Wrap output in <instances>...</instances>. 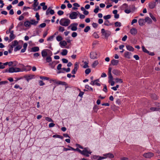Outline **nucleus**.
<instances>
[{
    "label": "nucleus",
    "mask_w": 160,
    "mask_h": 160,
    "mask_svg": "<svg viewBox=\"0 0 160 160\" xmlns=\"http://www.w3.org/2000/svg\"><path fill=\"white\" fill-rule=\"evenodd\" d=\"M108 74V78H109L108 81L113 80V78L112 75L111 73H109V74Z\"/></svg>",
    "instance_id": "nucleus-52"
},
{
    "label": "nucleus",
    "mask_w": 160,
    "mask_h": 160,
    "mask_svg": "<svg viewBox=\"0 0 160 160\" xmlns=\"http://www.w3.org/2000/svg\"><path fill=\"white\" fill-rule=\"evenodd\" d=\"M98 64V61H95L92 64V68H94Z\"/></svg>",
    "instance_id": "nucleus-37"
},
{
    "label": "nucleus",
    "mask_w": 160,
    "mask_h": 160,
    "mask_svg": "<svg viewBox=\"0 0 160 160\" xmlns=\"http://www.w3.org/2000/svg\"><path fill=\"white\" fill-rule=\"evenodd\" d=\"M39 84L40 86H42L44 85L45 83L43 82L42 80H40L39 82Z\"/></svg>",
    "instance_id": "nucleus-60"
},
{
    "label": "nucleus",
    "mask_w": 160,
    "mask_h": 160,
    "mask_svg": "<svg viewBox=\"0 0 160 160\" xmlns=\"http://www.w3.org/2000/svg\"><path fill=\"white\" fill-rule=\"evenodd\" d=\"M145 22H148V23H151L152 22V21L151 19L148 17H146L145 19Z\"/></svg>",
    "instance_id": "nucleus-28"
},
{
    "label": "nucleus",
    "mask_w": 160,
    "mask_h": 160,
    "mask_svg": "<svg viewBox=\"0 0 160 160\" xmlns=\"http://www.w3.org/2000/svg\"><path fill=\"white\" fill-rule=\"evenodd\" d=\"M68 53V50L66 49L62 50V52L61 53V54L63 56L66 55Z\"/></svg>",
    "instance_id": "nucleus-31"
},
{
    "label": "nucleus",
    "mask_w": 160,
    "mask_h": 160,
    "mask_svg": "<svg viewBox=\"0 0 160 160\" xmlns=\"http://www.w3.org/2000/svg\"><path fill=\"white\" fill-rule=\"evenodd\" d=\"M92 152H91L88 148H84L83 150L82 151L81 154L87 157L89 156V155L91 154Z\"/></svg>",
    "instance_id": "nucleus-2"
},
{
    "label": "nucleus",
    "mask_w": 160,
    "mask_h": 160,
    "mask_svg": "<svg viewBox=\"0 0 160 160\" xmlns=\"http://www.w3.org/2000/svg\"><path fill=\"white\" fill-rule=\"evenodd\" d=\"M90 84L91 85H96L98 86H100V84L99 83L97 82H95V81H92L91 82Z\"/></svg>",
    "instance_id": "nucleus-30"
},
{
    "label": "nucleus",
    "mask_w": 160,
    "mask_h": 160,
    "mask_svg": "<svg viewBox=\"0 0 160 160\" xmlns=\"http://www.w3.org/2000/svg\"><path fill=\"white\" fill-rule=\"evenodd\" d=\"M21 71V69L18 68L11 67L9 68L8 69V72L10 73L18 72Z\"/></svg>",
    "instance_id": "nucleus-4"
},
{
    "label": "nucleus",
    "mask_w": 160,
    "mask_h": 160,
    "mask_svg": "<svg viewBox=\"0 0 160 160\" xmlns=\"http://www.w3.org/2000/svg\"><path fill=\"white\" fill-rule=\"evenodd\" d=\"M145 20L143 19H140L138 20L139 24L140 26H142L144 24Z\"/></svg>",
    "instance_id": "nucleus-16"
},
{
    "label": "nucleus",
    "mask_w": 160,
    "mask_h": 160,
    "mask_svg": "<svg viewBox=\"0 0 160 160\" xmlns=\"http://www.w3.org/2000/svg\"><path fill=\"white\" fill-rule=\"evenodd\" d=\"M57 13L58 15L61 16L63 14L64 12L62 11L59 10L58 12Z\"/></svg>",
    "instance_id": "nucleus-57"
},
{
    "label": "nucleus",
    "mask_w": 160,
    "mask_h": 160,
    "mask_svg": "<svg viewBox=\"0 0 160 160\" xmlns=\"http://www.w3.org/2000/svg\"><path fill=\"white\" fill-rule=\"evenodd\" d=\"M7 20L6 19H4L1 20L0 22V23L2 24H3L7 22Z\"/></svg>",
    "instance_id": "nucleus-64"
},
{
    "label": "nucleus",
    "mask_w": 160,
    "mask_h": 160,
    "mask_svg": "<svg viewBox=\"0 0 160 160\" xmlns=\"http://www.w3.org/2000/svg\"><path fill=\"white\" fill-rule=\"evenodd\" d=\"M142 48L143 52L147 53H149V51L147 50L143 46H142Z\"/></svg>",
    "instance_id": "nucleus-41"
},
{
    "label": "nucleus",
    "mask_w": 160,
    "mask_h": 160,
    "mask_svg": "<svg viewBox=\"0 0 160 160\" xmlns=\"http://www.w3.org/2000/svg\"><path fill=\"white\" fill-rule=\"evenodd\" d=\"M115 26L116 27H120L121 26V23L120 22H116L115 23Z\"/></svg>",
    "instance_id": "nucleus-38"
},
{
    "label": "nucleus",
    "mask_w": 160,
    "mask_h": 160,
    "mask_svg": "<svg viewBox=\"0 0 160 160\" xmlns=\"http://www.w3.org/2000/svg\"><path fill=\"white\" fill-rule=\"evenodd\" d=\"M103 156L105 157V158H112L114 157L113 155L111 153H106L104 154Z\"/></svg>",
    "instance_id": "nucleus-14"
},
{
    "label": "nucleus",
    "mask_w": 160,
    "mask_h": 160,
    "mask_svg": "<svg viewBox=\"0 0 160 160\" xmlns=\"http://www.w3.org/2000/svg\"><path fill=\"white\" fill-rule=\"evenodd\" d=\"M94 157L95 158V159H97V160H102L106 158L104 157H100L98 156H95Z\"/></svg>",
    "instance_id": "nucleus-33"
},
{
    "label": "nucleus",
    "mask_w": 160,
    "mask_h": 160,
    "mask_svg": "<svg viewBox=\"0 0 160 160\" xmlns=\"http://www.w3.org/2000/svg\"><path fill=\"white\" fill-rule=\"evenodd\" d=\"M39 48L38 47H34L32 48L31 49V51L32 52H36L39 51Z\"/></svg>",
    "instance_id": "nucleus-21"
},
{
    "label": "nucleus",
    "mask_w": 160,
    "mask_h": 160,
    "mask_svg": "<svg viewBox=\"0 0 160 160\" xmlns=\"http://www.w3.org/2000/svg\"><path fill=\"white\" fill-rule=\"evenodd\" d=\"M24 4V2L23 1H21L18 4V6L19 7L22 6Z\"/></svg>",
    "instance_id": "nucleus-63"
},
{
    "label": "nucleus",
    "mask_w": 160,
    "mask_h": 160,
    "mask_svg": "<svg viewBox=\"0 0 160 160\" xmlns=\"http://www.w3.org/2000/svg\"><path fill=\"white\" fill-rule=\"evenodd\" d=\"M45 3L42 2L40 4V5L42 7V9L43 10H45L47 9V6L45 5Z\"/></svg>",
    "instance_id": "nucleus-20"
},
{
    "label": "nucleus",
    "mask_w": 160,
    "mask_h": 160,
    "mask_svg": "<svg viewBox=\"0 0 160 160\" xmlns=\"http://www.w3.org/2000/svg\"><path fill=\"white\" fill-rule=\"evenodd\" d=\"M34 3L32 5V7L33 8L37 7L39 4V2H38V0H34Z\"/></svg>",
    "instance_id": "nucleus-23"
},
{
    "label": "nucleus",
    "mask_w": 160,
    "mask_h": 160,
    "mask_svg": "<svg viewBox=\"0 0 160 160\" xmlns=\"http://www.w3.org/2000/svg\"><path fill=\"white\" fill-rule=\"evenodd\" d=\"M46 26V24L45 23H43L41 24H40L39 27L41 28H43L45 27Z\"/></svg>",
    "instance_id": "nucleus-59"
},
{
    "label": "nucleus",
    "mask_w": 160,
    "mask_h": 160,
    "mask_svg": "<svg viewBox=\"0 0 160 160\" xmlns=\"http://www.w3.org/2000/svg\"><path fill=\"white\" fill-rule=\"evenodd\" d=\"M115 80L117 83H122L123 82V81L121 79L117 78L115 79Z\"/></svg>",
    "instance_id": "nucleus-34"
},
{
    "label": "nucleus",
    "mask_w": 160,
    "mask_h": 160,
    "mask_svg": "<svg viewBox=\"0 0 160 160\" xmlns=\"http://www.w3.org/2000/svg\"><path fill=\"white\" fill-rule=\"evenodd\" d=\"M78 13L75 12H72L69 15V17L72 19H75L77 18Z\"/></svg>",
    "instance_id": "nucleus-6"
},
{
    "label": "nucleus",
    "mask_w": 160,
    "mask_h": 160,
    "mask_svg": "<svg viewBox=\"0 0 160 160\" xmlns=\"http://www.w3.org/2000/svg\"><path fill=\"white\" fill-rule=\"evenodd\" d=\"M90 29V28L89 26H87L84 29V32H88Z\"/></svg>",
    "instance_id": "nucleus-42"
},
{
    "label": "nucleus",
    "mask_w": 160,
    "mask_h": 160,
    "mask_svg": "<svg viewBox=\"0 0 160 160\" xmlns=\"http://www.w3.org/2000/svg\"><path fill=\"white\" fill-rule=\"evenodd\" d=\"M78 24L77 23H73L71 24V29L72 31H75L77 30V26Z\"/></svg>",
    "instance_id": "nucleus-9"
},
{
    "label": "nucleus",
    "mask_w": 160,
    "mask_h": 160,
    "mask_svg": "<svg viewBox=\"0 0 160 160\" xmlns=\"http://www.w3.org/2000/svg\"><path fill=\"white\" fill-rule=\"evenodd\" d=\"M31 67L29 66H27L26 67V68L24 69L25 71H28L31 70Z\"/></svg>",
    "instance_id": "nucleus-48"
},
{
    "label": "nucleus",
    "mask_w": 160,
    "mask_h": 160,
    "mask_svg": "<svg viewBox=\"0 0 160 160\" xmlns=\"http://www.w3.org/2000/svg\"><path fill=\"white\" fill-rule=\"evenodd\" d=\"M56 64L55 61L53 62H52L49 63V65L52 68H55Z\"/></svg>",
    "instance_id": "nucleus-26"
},
{
    "label": "nucleus",
    "mask_w": 160,
    "mask_h": 160,
    "mask_svg": "<svg viewBox=\"0 0 160 160\" xmlns=\"http://www.w3.org/2000/svg\"><path fill=\"white\" fill-rule=\"evenodd\" d=\"M90 57L92 59H95L97 58V54L96 52H92L90 54Z\"/></svg>",
    "instance_id": "nucleus-11"
},
{
    "label": "nucleus",
    "mask_w": 160,
    "mask_h": 160,
    "mask_svg": "<svg viewBox=\"0 0 160 160\" xmlns=\"http://www.w3.org/2000/svg\"><path fill=\"white\" fill-rule=\"evenodd\" d=\"M93 109L95 112H97L98 110V107L97 105H95Z\"/></svg>",
    "instance_id": "nucleus-55"
},
{
    "label": "nucleus",
    "mask_w": 160,
    "mask_h": 160,
    "mask_svg": "<svg viewBox=\"0 0 160 160\" xmlns=\"http://www.w3.org/2000/svg\"><path fill=\"white\" fill-rule=\"evenodd\" d=\"M126 47L127 49L129 51H133L134 50V48L131 46L127 45Z\"/></svg>",
    "instance_id": "nucleus-25"
},
{
    "label": "nucleus",
    "mask_w": 160,
    "mask_h": 160,
    "mask_svg": "<svg viewBox=\"0 0 160 160\" xmlns=\"http://www.w3.org/2000/svg\"><path fill=\"white\" fill-rule=\"evenodd\" d=\"M112 73L117 76H119L121 75L122 72L120 70L117 69H114L112 71Z\"/></svg>",
    "instance_id": "nucleus-10"
},
{
    "label": "nucleus",
    "mask_w": 160,
    "mask_h": 160,
    "mask_svg": "<svg viewBox=\"0 0 160 160\" xmlns=\"http://www.w3.org/2000/svg\"><path fill=\"white\" fill-rule=\"evenodd\" d=\"M153 156L154 154L150 152L144 153L143 155V156L147 158H150L152 157Z\"/></svg>",
    "instance_id": "nucleus-7"
},
{
    "label": "nucleus",
    "mask_w": 160,
    "mask_h": 160,
    "mask_svg": "<svg viewBox=\"0 0 160 160\" xmlns=\"http://www.w3.org/2000/svg\"><path fill=\"white\" fill-rule=\"evenodd\" d=\"M45 120L49 122H53V121L52 120L51 118H50L49 117H46Z\"/></svg>",
    "instance_id": "nucleus-53"
},
{
    "label": "nucleus",
    "mask_w": 160,
    "mask_h": 160,
    "mask_svg": "<svg viewBox=\"0 0 160 160\" xmlns=\"http://www.w3.org/2000/svg\"><path fill=\"white\" fill-rule=\"evenodd\" d=\"M9 37L10 39L9 40L10 42H11L15 38V36L14 34H10Z\"/></svg>",
    "instance_id": "nucleus-36"
},
{
    "label": "nucleus",
    "mask_w": 160,
    "mask_h": 160,
    "mask_svg": "<svg viewBox=\"0 0 160 160\" xmlns=\"http://www.w3.org/2000/svg\"><path fill=\"white\" fill-rule=\"evenodd\" d=\"M35 17L37 19L38 21H39L40 20L39 15L38 12L36 13Z\"/></svg>",
    "instance_id": "nucleus-61"
},
{
    "label": "nucleus",
    "mask_w": 160,
    "mask_h": 160,
    "mask_svg": "<svg viewBox=\"0 0 160 160\" xmlns=\"http://www.w3.org/2000/svg\"><path fill=\"white\" fill-rule=\"evenodd\" d=\"M34 75H26L24 76V78H26V80L28 82L30 79H31L33 78Z\"/></svg>",
    "instance_id": "nucleus-15"
},
{
    "label": "nucleus",
    "mask_w": 160,
    "mask_h": 160,
    "mask_svg": "<svg viewBox=\"0 0 160 160\" xmlns=\"http://www.w3.org/2000/svg\"><path fill=\"white\" fill-rule=\"evenodd\" d=\"M78 68V65L77 62H76L74 64V68L72 71V74H75L76 73Z\"/></svg>",
    "instance_id": "nucleus-8"
},
{
    "label": "nucleus",
    "mask_w": 160,
    "mask_h": 160,
    "mask_svg": "<svg viewBox=\"0 0 160 160\" xmlns=\"http://www.w3.org/2000/svg\"><path fill=\"white\" fill-rule=\"evenodd\" d=\"M119 63V61L118 60L113 59L111 61V64L113 65H117Z\"/></svg>",
    "instance_id": "nucleus-17"
},
{
    "label": "nucleus",
    "mask_w": 160,
    "mask_h": 160,
    "mask_svg": "<svg viewBox=\"0 0 160 160\" xmlns=\"http://www.w3.org/2000/svg\"><path fill=\"white\" fill-rule=\"evenodd\" d=\"M31 25L30 22L29 21H26L24 23V25L26 27H30Z\"/></svg>",
    "instance_id": "nucleus-22"
},
{
    "label": "nucleus",
    "mask_w": 160,
    "mask_h": 160,
    "mask_svg": "<svg viewBox=\"0 0 160 160\" xmlns=\"http://www.w3.org/2000/svg\"><path fill=\"white\" fill-rule=\"evenodd\" d=\"M132 55L131 53L129 52H125L124 53V57L128 59L131 58Z\"/></svg>",
    "instance_id": "nucleus-12"
},
{
    "label": "nucleus",
    "mask_w": 160,
    "mask_h": 160,
    "mask_svg": "<svg viewBox=\"0 0 160 160\" xmlns=\"http://www.w3.org/2000/svg\"><path fill=\"white\" fill-rule=\"evenodd\" d=\"M101 33L102 35L104 36L105 38H108L111 34V32L109 31H105V30L102 28L101 29Z\"/></svg>",
    "instance_id": "nucleus-3"
},
{
    "label": "nucleus",
    "mask_w": 160,
    "mask_h": 160,
    "mask_svg": "<svg viewBox=\"0 0 160 160\" xmlns=\"http://www.w3.org/2000/svg\"><path fill=\"white\" fill-rule=\"evenodd\" d=\"M149 15L151 18L155 22L156 21V19L152 15V13H150Z\"/></svg>",
    "instance_id": "nucleus-49"
},
{
    "label": "nucleus",
    "mask_w": 160,
    "mask_h": 160,
    "mask_svg": "<svg viewBox=\"0 0 160 160\" xmlns=\"http://www.w3.org/2000/svg\"><path fill=\"white\" fill-rule=\"evenodd\" d=\"M108 82L110 83L111 86H113L114 85L115 82L113 80L108 81Z\"/></svg>",
    "instance_id": "nucleus-62"
},
{
    "label": "nucleus",
    "mask_w": 160,
    "mask_h": 160,
    "mask_svg": "<svg viewBox=\"0 0 160 160\" xmlns=\"http://www.w3.org/2000/svg\"><path fill=\"white\" fill-rule=\"evenodd\" d=\"M160 109V108L157 107H152L150 108V110L152 111H158Z\"/></svg>",
    "instance_id": "nucleus-29"
},
{
    "label": "nucleus",
    "mask_w": 160,
    "mask_h": 160,
    "mask_svg": "<svg viewBox=\"0 0 160 160\" xmlns=\"http://www.w3.org/2000/svg\"><path fill=\"white\" fill-rule=\"evenodd\" d=\"M91 72V69L90 68H88L87 69L85 70V73L86 74H89Z\"/></svg>",
    "instance_id": "nucleus-50"
},
{
    "label": "nucleus",
    "mask_w": 160,
    "mask_h": 160,
    "mask_svg": "<svg viewBox=\"0 0 160 160\" xmlns=\"http://www.w3.org/2000/svg\"><path fill=\"white\" fill-rule=\"evenodd\" d=\"M151 98L154 100H157L158 98L157 95L155 94H153L151 95Z\"/></svg>",
    "instance_id": "nucleus-45"
},
{
    "label": "nucleus",
    "mask_w": 160,
    "mask_h": 160,
    "mask_svg": "<svg viewBox=\"0 0 160 160\" xmlns=\"http://www.w3.org/2000/svg\"><path fill=\"white\" fill-rule=\"evenodd\" d=\"M56 83L58 85H66V82H62L60 81H58L56 82Z\"/></svg>",
    "instance_id": "nucleus-32"
},
{
    "label": "nucleus",
    "mask_w": 160,
    "mask_h": 160,
    "mask_svg": "<svg viewBox=\"0 0 160 160\" xmlns=\"http://www.w3.org/2000/svg\"><path fill=\"white\" fill-rule=\"evenodd\" d=\"M130 32L132 35H135L137 33V30L136 28H133L130 30Z\"/></svg>",
    "instance_id": "nucleus-13"
},
{
    "label": "nucleus",
    "mask_w": 160,
    "mask_h": 160,
    "mask_svg": "<svg viewBox=\"0 0 160 160\" xmlns=\"http://www.w3.org/2000/svg\"><path fill=\"white\" fill-rule=\"evenodd\" d=\"M68 147L71 148L72 150H73V151H78V152H79L81 154V152H82V151L79 149L78 148H77L76 149H74V148H72L71 146H68Z\"/></svg>",
    "instance_id": "nucleus-24"
},
{
    "label": "nucleus",
    "mask_w": 160,
    "mask_h": 160,
    "mask_svg": "<svg viewBox=\"0 0 160 160\" xmlns=\"http://www.w3.org/2000/svg\"><path fill=\"white\" fill-rule=\"evenodd\" d=\"M64 28L63 27H62L61 26H60L59 27V31H60L63 32L64 31Z\"/></svg>",
    "instance_id": "nucleus-56"
},
{
    "label": "nucleus",
    "mask_w": 160,
    "mask_h": 160,
    "mask_svg": "<svg viewBox=\"0 0 160 160\" xmlns=\"http://www.w3.org/2000/svg\"><path fill=\"white\" fill-rule=\"evenodd\" d=\"M111 17V16L110 15H108L106 16H103V18L105 20H107L108 19H110Z\"/></svg>",
    "instance_id": "nucleus-47"
},
{
    "label": "nucleus",
    "mask_w": 160,
    "mask_h": 160,
    "mask_svg": "<svg viewBox=\"0 0 160 160\" xmlns=\"http://www.w3.org/2000/svg\"><path fill=\"white\" fill-rule=\"evenodd\" d=\"M30 22L31 25H36L38 23V21H36L34 19L31 20Z\"/></svg>",
    "instance_id": "nucleus-27"
},
{
    "label": "nucleus",
    "mask_w": 160,
    "mask_h": 160,
    "mask_svg": "<svg viewBox=\"0 0 160 160\" xmlns=\"http://www.w3.org/2000/svg\"><path fill=\"white\" fill-rule=\"evenodd\" d=\"M156 5L155 2H151L149 3L148 6L150 8L152 9L154 8Z\"/></svg>",
    "instance_id": "nucleus-19"
},
{
    "label": "nucleus",
    "mask_w": 160,
    "mask_h": 160,
    "mask_svg": "<svg viewBox=\"0 0 160 160\" xmlns=\"http://www.w3.org/2000/svg\"><path fill=\"white\" fill-rule=\"evenodd\" d=\"M84 65L83 66V68H88L89 67V66L88 65V63L86 61H85L84 62Z\"/></svg>",
    "instance_id": "nucleus-44"
},
{
    "label": "nucleus",
    "mask_w": 160,
    "mask_h": 160,
    "mask_svg": "<svg viewBox=\"0 0 160 160\" xmlns=\"http://www.w3.org/2000/svg\"><path fill=\"white\" fill-rule=\"evenodd\" d=\"M70 23V21L68 19L63 18L59 22L60 24L63 26L67 27L69 25Z\"/></svg>",
    "instance_id": "nucleus-1"
},
{
    "label": "nucleus",
    "mask_w": 160,
    "mask_h": 160,
    "mask_svg": "<svg viewBox=\"0 0 160 160\" xmlns=\"http://www.w3.org/2000/svg\"><path fill=\"white\" fill-rule=\"evenodd\" d=\"M22 48V46L20 45H18L17 46V47L15 48L14 49V51L15 52L17 51L18 50L21 49Z\"/></svg>",
    "instance_id": "nucleus-35"
},
{
    "label": "nucleus",
    "mask_w": 160,
    "mask_h": 160,
    "mask_svg": "<svg viewBox=\"0 0 160 160\" xmlns=\"http://www.w3.org/2000/svg\"><path fill=\"white\" fill-rule=\"evenodd\" d=\"M104 25L106 26H108L109 25H111L112 24L110 23V22L108 20H106L105 22Z\"/></svg>",
    "instance_id": "nucleus-46"
},
{
    "label": "nucleus",
    "mask_w": 160,
    "mask_h": 160,
    "mask_svg": "<svg viewBox=\"0 0 160 160\" xmlns=\"http://www.w3.org/2000/svg\"><path fill=\"white\" fill-rule=\"evenodd\" d=\"M57 40L58 41H60L62 40V37L60 36H58L56 38Z\"/></svg>",
    "instance_id": "nucleus-51"
},
{
    "label": "nucleus",
    "mask_w": 160,
    "mask_h": 160,
    "mask_svg": "<svg viewBox=\"0 0 160 160\" xmlns=\"http://www.w3.org/2000/svg\"><path fill=\"white\" fill-rule=\"evenodd\" d=\"M12 44L11 46V48H12V50L13 47L18 45V42L17 41L15 40L12 42Z\"/></svg>",
    "instance_id": "nucleus-18"
},
{
    "label": "nucleus",
    "mask_w": 160,
    "mask_h": 160,
    "mask_svg": "<svg viewBox=\"0 0 160 160\" xmlns=\"http://www.w3.org/2000/svg\"><path fill=\"white\" fill-rule=\"evenodd\" d=\"M47 62H50L52 61V58L50 56L47 57L46 58Z\"/></svg>",
    "instance_id": "nucleus-39"
},
{
    "label": "nucleus",
    "mask_w": 160,
    "mask_h": 160,
    "mask_svg": "<svg viewBox=\"0 0 160 160\" xmlns=\"http://www.w3.org/2000/svg\"><path fill=\"white\" fill-rule=\"evenodd\" d=\"M99 10V7L98 6H97V7L94 10V12L96 13H97L98 12V10Z\"/></svg>",
    "instance_id": "nucleus-54"
},
{
    "label": "nucleus",
    "mask_w": 160,
    "mask_h": 160,
    "mask_svg": "<svg viewBox=\"0 0 160 160\" xmlns=\"http://www.w3.org/2000/svg\"><path fill=\"white\" fill-rule=\"evenodd\" d=\"M49 53L50 54H51V55H52V52L49 49H45L43 50L41 52V54L42 57H45L48 55V53Z\"/></svg>",
    "instance_id": "nucleus-5"
},
{
    "label": "nucleus",
    "mask_w": 160,
    "mask_h": 160,
    "mask_svg": "<svg viewBox=\"0 0 160 160\" xmlns=\"http://www.w3.org/2000/svg\"><path fill=\"white\" fill-rule=\"evenodd\" d=\"M85 87L86 89H88L89 91H93V88L91 87H90L89 85H86Z\"/></svg>",
    "instance_id": "nucleus-43"
},
{
    "label": "nucleus",
    "mask_w": 160,
    "mask_h": 160,
    "mask_svg": "<svg viewBox=\"0 0 160 160\" xmlns=\"http://www.w3.org/2000/svg\"><path fill=\"white\" fill-rule=\"evenodd\" d=\"M93 36L96 38H99V35L96 32H94L93 34Z\"/></svg>",
    "instance_id": "nucleus-58"
},
{
    "label": "nucleus",
    "mask_w": 160,
    "mask_h": 160,
    "mask_svg": "<svg viewBox=\"0 0 160 160\" xmlns=\"http://www.w3.org/2000/svg\"><path fill=\"white\" fill-rule=\"evenodd\" d=\"M61 46H65L67 45V42L65 41H63L60 42Z\"/></svg>",
    "instance_id": "nucleus-40"
}]
</instances>
